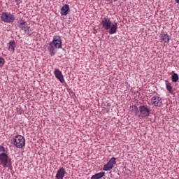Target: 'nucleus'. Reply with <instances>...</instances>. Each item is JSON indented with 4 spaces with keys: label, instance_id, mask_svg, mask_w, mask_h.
I'll return each instance as SVG.
<instances>
[{
    "label": "nucleus",
    "instance_id": "1a4fd4ad",
    "mask_svg": "<svg viewBox=\"0 0 179 179\" xmlns=\"http://www.w3.org/2000/svg\"><path fill=\"white\" fill-rule=\"evenodd\" d=\"M18 27H20L25 33L26 31H29V30L30 29L29 24H27V22H26V21L24 20H20L18 22Z\"/></svg>",
    "mask_w": 179,
    "mask_h": 179
},
{
    "label": "nucleus",
    "instance_id": "7ed1b4c3",
    "mask_svg": "<svg viewBox=\"0 0 179 179\" xmlns=\"http://www.w3.org/2000/svg\"><path fill=\"white\" fill-rule=\"evenodd\" d=\"M13 145L17 149H22V148L26 146V139L22 136L17 135L13 138Z\"/></svg>",
    "mask_w": 179,
    "mask_h": 179
},
{
    "label": "nucleus",
    "instance_id": "f3484780",
    "mask_svg": "<svg viewBox=\"0 0 179 179\" xmlns=\"http://www.w3.org/2000/svg\"><path fill=\"white\" fill-rule=\"evenodd\" d=\"M129 111L131 113H135V114H138L139 113V108L135 105L129 107Z\"/></svg>",
    "mask_w": 179,
    "mask_h": 179
},
{
    "label": "nucleus",
    "instance_id": "f8f14e48",
    "mask_svg": "<svg viewBox=\"0 0 179 179\" xmlns=\"http://www.w3.org/2000/svg\"><path fill=\"white\" fill-rule=\"evenodd\" d=\"M60 13L62 16H66V15L69 13V5L68 4L64 5L61 8Z\"/></svg>",
    "mask_w": 179,
    "mask_h": 179
},
{
    "label": "nucleus",
    "instance_id": "dca6fc26",
    "mask_svg": "<svg viewBox=\"0 0 179 179\" xmlns=\"http://www.w3.org/2000/svg\"><path fill=\"white\" fill-rule=\"evenodd\" d=\"M165 83H166V90L169 92L171 94H173V86H171V84L168 80H166Z\"/></svg>",
    "mask_w": 179,
    "mask_h": 179
},
{
    "label": "nucleus",
    "instance_id": "6ab92c4d",
    "mask_svg": "<svg viewBox=\"0 0 179 179\" xmlns=\"http://www.w3.org/2000/svg\"><path fill=\"white\" fill-rule=\"evenodd\" d=\"M5 65V59L0 57V68H2Z\"/></svg>",
    "mask_w": 179,
    "mask_h": 179
},
{
    "label": "nucleus",
    "instance_id": "9d476101",
    "mask_svg": "<svg viewBox=\"0 0 179 179\" xmlns=\"http://www.w3.org/2000/svg\"><path fill=\"white\" fill-rule=\"evenodd\" d=\"M54 74L55 78H57V79L59 80L61 83H64V82H65L64 75H62V72L59 69H56L54 71Z\"/></svg>",
    "mask_w": 179,
    "mask_h": 179
},
{
    "label": "nucleus",
    "instance_id": "aec40b11",
    "mask_svg": "<svg viewBox=\"0 0 179 179\" xmlns=\"http://www.w3.org/2000/svg\"><path fill=\"white\" fill-rule=\"evenodd\" d=\"M0 152H6L5 148L2 145H0Z\"/></svg>",
    "mask_w": 179,
    "mask_h": 179
},
{
    "label": "nucleus",
    "instance_id": "6e6552de",
    "mask_svg": "<svg viewBox=\"0 0 179 179\" xmlns=\"http://www.w3.org/2000/svg\"><path fill=\"white\" fill-rule=\"evenodd\" d=\"M139 111L141 114V117L143 118H145V117H149L150 110L149 108H148L145 106H139Z\"/></svg>",
    "mask_w": 179,
    "mask_h": 179
},
{
    "label": "nucleus",
    "instance_id": "a211bd4d",
    "mask_svg": "<svg viewBox=\"0 0 179 179\" xmlns=\"http://www.w3.org/2000/svg\"><path fill=\"white\" fill-rule=\"evenodd\" d=\"M172 82H174V83H176V82H178V74L174 73L171 76Z\"/></svg>",
    "mask_w": 179,
    "mask_h": 179
},
{
    "label": "nucleus",
    "instance_id": "2eb2a0df",
    "mask_svg": "<svg viewBox=\"0 0 179 179\" xmlns=\"http://www.w3.org/2000/svg\"><path fill=\"white\" fill-rule=\"evenodd\" d=\"M161 40L164 43H169V41H170V36H169L167 34H162L161 36Z\"/></svg>",
    "mask_w": 179,
    "mask_h": 179
},
{
    "label": "nucleus",
    "instance_id": "f03ea898",
    "mask_svg": "<svg viewBox=\"0 0 179 179\" xmlns=\"http://www.w3.org/2000/svg\"><path fill=\"white\" fill-rule=\"evenodd\" d=\"M102 27L105 29V30L109 29V34H115L117 33V30L118 29V24L117 22L112 23L111 20L108 17H104L101 21Z\"/></svg>",
    "mask_w": 179,
    "mask_h": 179
},
{
    "label": "nucleus",
    "instance_id": "39448f33",
    "mask_svg": "<svg viewBox=\"0 0 179 179\" xmlns=\"http://www.w3.org/2000/svg\"><path fill=\"white\" fill-rule=\"evenodd\" d=\"M117 159L115 157H113L109 160V162L103 166V170L104 171H110V170H113V168L114 167V164H116L117 162H115Z\"/></svg>",
    "mask_w": 179,
    "mask_h": 179
},
{
    "label": "nucleus",
    "instance_id": "9b49d317",
    "mask_svg": "<svg viewBox=\"0 0 179 179\" xmlns=\"http://www.w3.org/2000/svg\"><path fill=\"white\" fill-rule=\"evenodd\" d=\"M65 174H66V171H65L64 167H62L57 171L56 174V178L64 179V177H65Z\"/></svg>",
    "mask_w": 179,
    "mask_h": 179
},
{
    "label": "nucleus",
    "instance_id": "ddd939ff",
    "mask_svg": "<svg viewBox=\"0 0 179 179\" xmlns=\"http://www.w3.org/2000/svg\"><path fill=\"white\" fill-rule=\"evenodd\" d=\"M8 47V51L10 52H15V48H16V42L15 41H11L7 44Z\"/></svg>",
    "mask_w": 179,
    "mask_h": 179
},
{
    "label": "nucleus",
    "instance_id": "4468645a",
    "mask_svg": "<svg viewBox=\"0 0 179 179\" xmlns=\"http://www.w3.org/2000/svg\"><path fill=\"white\" fill-rule=\"evenodd\" d=\"M104 176H106V173L105 172H99L95 175H93L91 177V179H100V178H103V177H104Z\"/></svg>",
    "mask_w": 179,
    "mask_h": 179
},
{
    "label": "nucleus",
    "instance_id": "f257e3e1",
    "mask_svg": "<svg viewBox=\"0 0 179 179\" xmlns=\"http://www.w3.org/2000/svg\"><path fill=\"white\" fill-rule=\"evenodd\" d=\"M57 48H62V39L59 36H54L52 41L49 43L48 46L50 57H54L57 54Z\"/></svg>",
    "mask_w": 179,
    "mask_h": 179
},
{
    "label": "nucleus",
    "instance_id": "0eeeda50",
    "mask_svg": "<svg viewBox=\"0 0 179 179\" xmlns=\"http://www.w3.org/2000/svg\"><path fill=\"white\" fill-rule=\"evenodd\" d=\"M151 102L155 107H162L163 103L162 102V98L157 95L154 96L151 99Z\"/></svg>",
    "mask_w": 179,
    "mask_h": 179
},
{
    "label": "nucleus",
    "instance_id": "423d86ee",
    "mask_svg": "<svg viewBox=\"0 0 179 179\" xmlns=\"http://www.w3.org/2000/svg\"><path fill=\"white\" fill-rule=\"evenodd\" d=\"M8 160H9V157L5 152H2L0 154V164L3 166V167H6L8 164Z\"/></svg>",
    "mask_w": 179,
    "mask_h": 179
},
{
    "label": "nucleus",
    "instance_id": "20e7f679",
    "mask_svg": "<svg viewBox=\"0 0 179 179\" xmlns=\"http://www.w3.org/2000/svg\"><path fill=\"white\" fill-rule=\"evenodd\" d=\"M1 20L4 23H13L15 22V15L8 12L3 13L1 14Z\"/></svg>",
    "mask_w": 179,
    "mask_h": 179
},
{
    "label": "nucleus",
    "instance_id": "412c9836",
    "mask_svg": "<svg viewBox=\"0 0 179 179\" xmlns=\"http://www.w3.org/2000/svg\"><path fill=\"white\" fill-rule=\"evenodd\" d=\"M15 1H17V0H15Z\"/></svg>",
    "mask_w": 179,
    "mask_h": 179
}]
</instances>
